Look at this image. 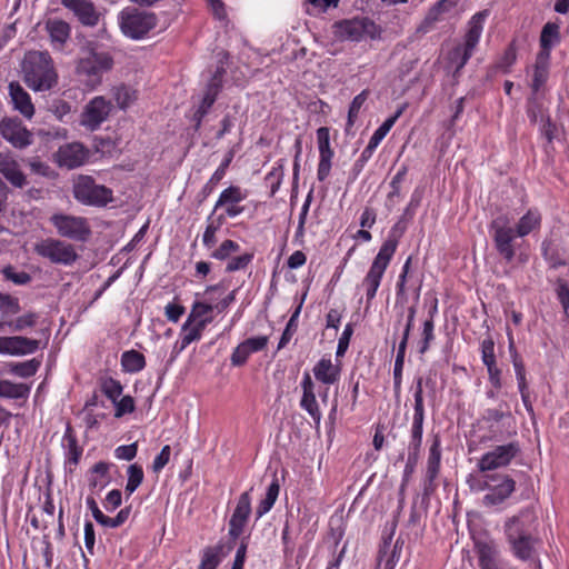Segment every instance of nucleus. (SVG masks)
<instances>
[{
  "mask_svg": "<svg viewBox=\"0 0 569 569\" xmlns=\"http://www.w3.org/2000/svg\"><path fill=\"white\" fill-rule=\"evenodd\" d=\"M488 228L497 253L506 263H511L516 258L518 234L510 226L509 217L507 214L496 217Z\"/></svg>",
  "mask_w": 569,
  "mask_h": 569,
  "instance_id": "0eeeda50",
  "label": "nucleus"
},
{
  "mask_svg": "<svg viewBox=\"0 0 569 569\" xmlns=\"http://www.w3.org/2000/svg\"><path fill=\"white\" fill-rule=\"evenodd\" d=\"M541 222L542 216L539 209L530 208L522 217H520L513 230L519 238H525L531 232L539 230L541 228Z\"/></svg>",
  "mask_w": 569,
  "mask_h": 569,
  "instance_id": "e433bc0d",
  "label": "nucleus"
},
{
  "mask_svg": "<svg viewBox=\"0 0 569 569\" xmlns=\"http://www.w3.org/2000/svg\"><path fill=\"white\" fill-rule=\"evenodd\" d=\"M34 251L51 263L62 266H71L79 258L72 244L54 238H47L36 243Z\"/></svg>",
  "mask_w": 569,
  "mask_h": 569,
  "instance_id": "9d476101",
  "label": "nucleus"
},
{
  "mask_svg": "<svg viewBox=\"0 0 569 569\" xmlns=\"http://www.w3.org/2000/svg\"><path fill=\"white\" fill-rule=\"evenodd\" d=\"M61 4L70 10L83 26L94 27L98 24L99 13L91 1L61 0Z\"/></svg>",
  "mask_w": 569,
  "mask_h": 569,
  "instance_id": "393cba45",
  "label": "nucleus"
},
{
  "mask_svg": "<svg viewBox=\"0 0 569 569\" xmlns=\"http://www.w3.org/2000/svg\"><path fill=\"white\" fill-rule=\"evenodd\" d=\"M333 33L341 41L360 42L376 40L381 36V28L368 17L343 19L333 23Z\"/></svg>",
  "mask_w": 569,
  "mask_h": 569,
  "instance_id": "423d86ee",
  "label": "nucleus"
},
{
  "mask_svg": "<svg viewBox=\"0 0 569 569\" xmlns=\"http://www.w3.org/2000/svg\"><path fill=\"white\" fill-rule=\"evenodd\" d=\"M50 222L57 229L60 237L73 241L86 242L91 236V228L88 220L83 217L54 213L51 216Z\"/></svg>",
  "mask_w": 569,
  "mask_h": 569,
  "instance_id": "9b49d317",
  "label": "nucleus"
},
{
  "mask_svg": "<svg viewBox=\"0 0 569 569\" xmlns=\"http://www.w3.org/2000/svg\"><path fill=\"white\" fill-rule=\"evenodd\" d=\"M253 252H244L240 256L231 258L226 264V272L231 273L244 270L253 260Z\"/></svg>",
  "mask_w": 569,
  "mask_h": 569,
  "instance_id": "69168bd1",
  "label": "nucleus"
},
{
  "mask_svg": "<svg viewBox=\"0 0 569 569\" xmlns=\"http://www.w3.org/2000/svg\"><path fill=\"white\" fill-rule=\"evenodd\" d=\"M284 164H286V159H283V158L279 159L274 163L272 169L264 177V181L270 187V197H274V194L280 189V186H281L283 177H284Z\"/></svg>",
  "mask_w": 569,
  "mask_h": 569,
  "instance_id": "de8ad7c7",
  "label": "nucleus"
},
{
  "mask_svg": "<svg viewBox=\"0 0 569 569\" xmlns=\"http://www.w3.org/2000/svg\"><path fill=\"white\" fill-rule=\"evenodd\" d=\"M406 351L407 346H405L403 342H399L393 366V390L397 396H399L401 392Z\"/></svg>",
  "mask_w": 569,
  "mask_h": 569,
  "instance_id": "8fccbe9b",
  "label": "nucleus"
},
{
  "mask_svg": "<svg viewBox=\"0 0 569 569\" xmlns=\"http://www.w3.org/2000/svg\"><path fill=\"white\" fill-rule=\"evenodd\" d=\"M127 485L124 488V492L127 495V498H129L142 483L144 473L143 469L138 463H132L127 469Z\"/></svg>",
  "mask_w": 569,
  "mask_h": 569,
  "instance_id": "5fc2aeb1",
  "label": "nucleus"
},
{
  "mask_svg": "<svg viewBox=\"0 0 569 569\" xmlns=\"http://www.w3.org/2000/svg\"><path fill=\"white\" fill-rule=\"evenodd\" d=\"M541 254L552 269H557L566 264V261L560 257L557 246H555L549 239H545L541 242Z\"/></svg>",
  "mask_w": 569,
  "mask_h": 569,
  "instance_id": "3c124183",
  "label": "nucleus"
},
{
  "mask_svg": "<svg viewBox=\"0 0 569 569\" xmlns=\"http://www.w3.org/2000/svg\"><path fill=\"white\" fill-rule=\"evenodd\" d=\"M251 513L250 491L242 492L229 520L228 536L232 543L243 533Z\"/></svg>",
  "mask_w": 569,
  "mask_h": 569,
  "instance_id": "f3484780",
  "label": "nucleus"
},
{
  "mask_svg": "<svg viewBox=\"0 0 569 569\" xmlns=\"http://www.w3.org/2000/svg\"><path fill=\"white\" fill-rule=\"evenodd\" d=\"M407 109V103H402L398 107L396 112L387 118L372 133L370 138V142L372 144L379 146L380 142L385 139V137L388 134V132L391 130V128L395 126L397 120L402 116L405 110Z\"/></svg>",
  "mask_w": 569,
  "mask_h": 569,
  "instance_id": "37998d69",
  "label": "nucleus"
},
{
  "mask_svg": "<svg viewBox=\"0 0 569 569\" xmlns=\"http://www.w3.org/2000/svg\"><path fill=\"white\" fill-rule=\"evenodd\" d=\"M216 310V305H210L209 302H203L202 300H196L192 303L190 313L188 315L187 319L189 322H198L206 319H211L212 317L208 316L210 312Z\"/></svg>",
  "mask_w": 569,
  "mask_h": 569,
  "instance_id": "6e6d98bb",
  "label": "nucleus"
},
{
  "mask_svg": "<svg viewBox=\"0 0 569 569\" xmlns=\"http://www.w3.org/2000/svg\"><path fill=\"white\" fill-rule=\"evenodd\" d=\"M267 345V336H257L246 339L233 349L230 356L231 365L233 367L244 366L252 353L263 350Z\"/></svg>",
  "mask_w": 569,
  "mask_h": 569,
  "instance_id": "b1692460",
  "label": "nucleus"
},
{
  "mask_svg": "<svg viewBox=\"0 0 569 569\" xmlns=\"http://www.w3.org/2000/svg\"><path fill=\"white\" fill-rule=\"evenodd\" d=\"M315 379L326 386L333 385L341 377L340 363H333L330 356H323L312 368Z\"/></svg>",
  "mask_w": 569,
  "mask_h": 569,
  "instance_id": "c85d7f7f",
  "label": "nucleus"
},
{
  "mask_svg": "<svg viewBox=\"0 0 569 569\" xmlns=\"http://www.w3.org/2000/svg\"><path fill=\"white\" fill-rule=\"evenodd\" d=\"M390 261V258L379 252L375 257L367 274L361 282L362 288L366 290L367 302H371L376 298L378 288L380 287L381 280Z\"/></svg>",
  "mask_w": 569,
  "mask_h": 569,
  "instance_id": "6ab92c4d",
  "label": "nucleus"
},
{
  "mask_svg": "<svg viewBox=\"0 0 569 569\" xmlns=\"http://www.w3.org/2000/svg\"><path fill=\"white\" fill-rule=\"evenodd\" d=\"M112 403L114 406L116 418H121L124 415L132 413L136 410L134 399L129 395L123 396L122 398L119 397Z\"/></svg>",
  "mask_w": 569,
  "mask_h": 569,
  "instance_id": "774afa93",
  "label": "nucleus"
},
{
  "mask_svg": "<svg viewBox=\"0 0 569 569\" xmlns=\"http://www.w3.org/2000/svg\"><path fill=\"white\" fill-rule=\"evenodd\" d=\"M72 193L73 198L84 206L101 208L113 201V191L98 184L91 176H79L73 182Z\"/></svg>",
  "mask_w": 569,
  "mask_h": 569,
  "instance_id": "6e6552de",
  "label": "nucleus"
},
{
  "mask_svg": "<svg viewBox=\"0 0 569 569\" xmlns=\"http://www.w3.org/2000/svg\"><path fill=\"white\" fill-rule=\"evenodd\" d=\"M517 61V48L515 41L509 43V46L503 51L502 56L496 63V69L501 71L502 73H509L511 67Z\"/></svg>",
  "mask_w": 569,
  "mask_h": 569,
  "instance_id": "052dcab7",
  "label": "nucleus"
},
{
  "mask_svg": "<svg viewBox=\"0 0 569 569\" xmlns=\"http://www.w3.org/2000/svg\"><path fill=\"white\" fill-rule=\"evenodd\" d=\"M226 71L222 67H218L209 81L207 82L203 96L198 104L199 108L210 112L212 106L217 101L219 93L223 88V76Z\"/></svg>",
  "mask_w": 569,
  "mask_h": 569,
  "instance_id": "c756f323",
  "label": "nucleus"
},
{
  "mask_svg": "<svg viewBox=\"0 0 569 569\" xmlns=\"http://www.w3.org/2000/svg\"><path fill=\"white\" fill-rule=\"evenodd\" d=\"M239 250L240 246L238 242L231 239H226L220 243V246L216 250L211 252L210 257L216 260L223 261L227 260L232 253H236Z\"/></svg>",
  "mask_w": 569,
  "mask_h": 569,
  "instance_id": "e2e57ef3",
  "label": "nucleus"
},
{
  "mask_svg": "<svg viewBox=\"0 0 569 569\" xmlns=\"http://www.w3.org/2000/svg\"><path fill=\"white\" fill-rule=\"evenodd\" d=\"M113 64V58L109 52L90 49L79 59L76 73L87 90H93L102 82L103 73L110 71Z\"/></svg>",
  "mask_w": 569,
  "mask_h": 569,
  "instance_id": "f03ea898",
  "label": "nucleus"
},
{
  "mask_svg": "<svg viewBox=\"0 0 569 569\" xmlns=\"http://www.w3.org/2000/svg\"><path fill=\"white\" fill-rule=\"evenodd\" d=\"M247 190H243L239 186L231 184L220 192L214 203L213 212L223 209V211L227 212V216H229V219L237 218L246 210L241 202L247 198Z\"/></svg>",
  "mask_w": 569,
  "mask_h": 569,
  "instance_id": "dca6fc26",
  "label": "nucleus"
},
{
  "mask_svg": "<svg viewBox=\"0 0 569 569\" xmlns=\"http://www.w3.org/2000/svg\"><path fill=\"white\" fill-rule=\"evenodd\" d=\"M368 96H369V91L362 90L350 102L349 109H348L346 131H348L349 128L353 127V124L356 123L358 116L360 113V110L368 99Z\"/></svg>",
  "mask_w": 569,
  "mask_h": 569,
  "instance_id": "4d7b16f0",
  "label": "nucleus"
},
{
  "mask_svg": "<svg viewBox=\"0 0 569 569\" xmlns=\"http://www.w3.org/2000/svg\"><path fill=\"white\" fill-rule=\"evenodd\" d=\"M411 263L412 257L409 256L401 268V271L396 283L397 302L403 303L407 300V283L413 278L411 273Z\"/></svg>",
  "mask_w": 569,
  "mask_h": 569,
  "instance_id": "a18cd8bd",
  "label": "nucleus"
},
{
  "mask_svg": "<svg viewBox=\"0 0 569 569\" xmlns=\"http://www.w3.org/2000/svg\"><path fill=\"white\" fill-rule=\"evenodd\" d=\"M113 466L110 462L98 461L89 470V488L92 492L99 493L111 482L110 467Z\"/></svg>",
  "mask_w": 569,
  "mask_h": 569,
  "instance_id": "c9c22d12",
  "label": "nucleus"
},
{
  "mask_svg": "<svg viewBox=\"0 0 569 569\" xmlns=\"http://www.w3.org/2000/svg\"><path fill=\"white\" fill-rule=\"evenodd\" d=\"M509 337V343H508V350L510 353V359L515 369L516 379L518 382V387L528 386L527 378H526V366L521 358V356L518 353L517 348L515 346V341L511 335H508Z\"/></svg>",
  "mask_w": 569,
  "mask_h": 569,
  "instance_id": "c03bdc74",
  "label": "nucleus"
},
{
  "mask_svg": "<svg viewBox=\"0 0 569 569\" xmlns=\"http://www.w3.org/2000/svg\"><path fill=\"white\" fill-rule=\"evenodd\" d=\"M61 447L63 450L64 468L68 466H78L83 448L79 445L76 431L70 422L66 425L64 433L61 439Z\"/></svg>",
  "mask_w": 569,
  "mask_h": 569,
  "instance_id": "a878e982",
  "label": "nucleus"
},
{
  "mask_svg": "<svg viewBox=\"0 0 569 569\" xmlns=\"http://www.w3.org/2000/svg\"><path fill=\"white\" fill-rule=\"evenodd\" d=\"M30 393V388L24 383H14L10 380H0V398L23 399Z\"/></svg>",
  "mask_w": 569,
  "mask_h": 569,
  "instance_id": "49530a36",
  "label": "nucleus"
},
{
  "mask_svg": "<svg viewBox=\"0 0 569 569\" xmlns=\"http://www.w3.org/2000/svg\"><path fill=\"white\" fill-rule=\"evenodd\" d=\"M555 293L563 311H569V282L563 278H557L555 281Z\"/></svg>",
  "mask_w": 569,
  "mask_h": 569,
  "instance_id": "0e129e2a",
  "label": "nucleus"
},
{
  "mask_svg": "<svg viewBox=\"0 0 569 569\" xmlns=\"http://www.w3.org/2000/svg\"><path fill=\"white\" fill-rule=\"evenodd\" d=\"M234 543L219 541L216 546L206 547L201 552V560L198 569H217L221 559L230 553Z\"/></svg>",
  "mask_w": 569,
  "mask_h": 569,
  "instance_id": "2f4dec72",
  "label": "nucleus"
},
{
  "mask_svg": "<svg viewBox=\"0 0 569 569\" xmlns=\"http://www.w3.org/2000/svg\"><path fill=\"white\" fill-rule=\"evenodd\" d=\"M300 386L302 389V397L299 405L301 409L312 418L316 427L318 428L321 422L322 413L316 398L315 382L308 371L303 372Z\"/></svg>",
  "mask_w": 569,
  "mask_h": 569,
  "instance_id": "5701e85b",
  "label": "nucleus"
},
{
  "mask_svg": "<svg viewBox=\"0 0 569 569\" xmlns=\"http://www.w3.org/2000/svg\"><path fill=\"white\" fill-rule=\"evenodd\" d=\"M423 378L417 377L415 379L413 391V415L410 433L423 435V422L426 418L425 402H423Z\"/></svg>",
  "mask_w": 569,
  "mask_h": 569,
  "instance_id": "cd10ccee",
  "label": "nucleus"
},
{
  "mask_svg": "<svg viewBox=\"0 0 569 569\" xmlns=\"http://www.w3.org/2000/svg\"><path fill=\"white\" fill-rule=\"evenodd\" d=\"M520 453L521 446L517 440L499 445L480 457L477 462V468L480 472H489L500 468H506Z\"/></svg>",
  "mask_w": 569,
  "mask_h": 569,
  "instance_id": "1a4fd4ad",
  "label": "nucleus"
},
{
  "mask_svg": "<svg viewBox=\"0 0 569 569\" xmlns=\"http://www.w3.org/2000/svg\"><path fill=\"white\" fill-rule=\"evenodd\" d=\"M480 352H481V361L487 368L488 372V379L490 385L499 390L502 387V371L497 366V358L495 353V340L493 338L488 335L481 342H480Z\"/></svg>",
  "mask_w": 569,
  "mask_h": 569,
  "instance_id": "aec40b11",
  "label": "nucleus"
},
{
  "mask_svg": "<svg viewBox=\"0 0 569 569\" xmlns=\"http://www.w3.org/2000/svg\"><path fill=\"white\" fill-rule=\"evenodd\" d=\"M8 89L13 109L19 111L24 118L31 119L34 114V106L31 101L30 94L18 81H11Z\"/></svg>",
  "mask_w": 569,
  "mask_h": 569,
  "instance_id": "7c9ffc66",
  "label": "nucleus"
},
{
  "mask_svg": "<svg viewBox=\"0 0 569 569\" xmlns=\"http://www.w3.org/2000/svg\"><path fill=\"white\" fill-rule=\"evenodd\" d=\"M46 31L49 34L51 47L54 50L62 51L64 44L70 39L71 28L69 23L61 19H48Z\"/></svg>",
  "mask_w": 569,
  "mask_h": 569,
  "instance_id": "72a5a7b5",
  "label": "nucleus"
},
{
  "mask_svg": "<svg viewBox=\"0 0 569 569\" xmlns=\"http://www.w3.org/2000/svg\"><path fill=\"white\" fill-rule=\"evenodd\" d=\"M211 322V319H206L202 321L189 322L187 319L181 327L180 339L174 345V350L177 352L183 351L190 343L193 341H198L201 339L202 331Z\"/></svg>",
  "mask_w": 569,
  "mask_h": 569,
  "instance_id": "473e14b6",
  "label": "nucleus"
},
{
  "mask_svg": "<svg viewBox=\"0 0 569 569\" xmlns=\"http://www.w3.org/2000/svg\"><path fill=\"white\" fill-rule=\"evenodd\" d=\"M409 220L400 217L398 221L391 227L388 238L381 244L379 253L392 259L400 239L403 237L408 229Z\"/></svg>",
  "mask_w": 569,
  "mask_h": 569,
  "instance_id": "f704fd0d",
  "label": "nucleus"
},
{
  "mask_svg": "<svg viewBox=\"0 0 569 569\" xmlns=\"http://www.w3.org/2000/svg\"><path fill=\"white\" fill-rule=\"evenodd\" d=\"M24 81L33 91H47L57 83V73L48 53L32 56L23 68Z\"/></svg>",
  "mask_w": 569,
  "mask_h": 569,
  "instance_id": "20e7f679",
  "label": "nucleus"
},
{
  "mask_svg": "<svg viewBox=\"0 0 569 569\" xmlns=\"http://www.w3.org/2000/svg\"><path fill=\"white\" fill-rule=\"evenodd\" d=\"M516 491V480L507 473H490L487 493L481 503L485 508L503 505Z\"/></svg>",
  "mask_w": 569,
  "mask_h": 569,
  "instance_id": "f8f14e48",
  "label": "nucleus"
},
{
  "mask_svg": "<svg viewBox=\"0 0 569 569\" xmlns=\"http://www.w3.org/2000/svg\"><path fill=\"white\" fill-rule=\"evenodd\" d=\"M112 97L117 102V106L121 110H126L137 99L136 90L131 89L126 84L117 86L112 89Z\"/></svg>",
  "mask_w": 569,
  "mask_h": 569,
  "instance_id": "864d4df0",
  "label": "nucleus"
},
{
  "mask_svg": "<svg viewBox=\"0 0 569 569\" xmlns=\"http://www.w3.org/2000/svg\"><path fill=\"white\" fill-rule=\"evenodd\" d=\"M21 310L19 299L9 293L0 292V317L2 319L17 315Z\"/></svg>",
  "mask_w": 569,
  "mask_h": 569,
  "instance_id": "680f3d73",
  "label": "nucleus"
},
{
  "mask_svg": "<svg viewBox=\"0 0 569 569\" xmlns=\"http://www.w3.org/2000/svg\"><path fill=\"white\" fill-rule=\"evenodd\" d=\"M317 142L319 149L317 178L322 182L330 174L331 160L335 156V152L330 147V130L328 127H320L317 129Z\"/></svg>",
  "mask_w": 569,
  "mask_h": 569,
  "instance_id": "412c9836",
  "label": "nucleus"
},
{
  "mask_svg": "<svg viewBox=\"0 0 569 569\" xmlns=\"http://www.w3.org/2000/svg\"><path fill=\"white\" fill-rule=\"evenodd\" d=\"M533 519L527 511L509 518L505 522V533L513 556L522 561L533 558L538 539L535 537Z\"/></svg>",
  "mask_w": 569,
  "mask_h": 569,
  "instance_id": "f257e3e1",
  "label": "nucleus"
},
{
  "mask_svg": "<svg viewBox=\"0 0 569 569\" xmlns=\"http://www.w3.org/2000/svg\"><path fill=\"white\" fill-rule=\"evenodd\" d=\"M231 160L232 153H229V156L220 163V166L216 169L210 179L198 192L197 200L199 203H202L216 190L218 183L224 178Z\"/></svg>",
  "mask_w": 569,
  "mask_h": 569,
  "instance_id": "58836bf2",
  "label": "nucleus"
},
{
  "mask_svg": "<svg viewBox=\"0 0 569 569\" xmlns=\"http://www.w3.org/2000/svg\"><path fill=\"white\" fill-rule=\"evenodd\" d=\"M41 366V359L32 358L22 362H14L10 365V373L20 378H30L37 373Z\"/></svg>",
  "mask_w": 569,
  "mask_h": 569,
  "instance_id": "09e8293b",
  "label": "nucleus"
},
{
  "mask_svg": "<svg viewBox=\"0 0 569 569\" xmlns=\"http://www.w3.org/2000/svg\"><path fill=\"white\" fill-rule=\"evenodd\" d=\"M0 134L16 149H26L33 142V134L18 118H3L0 121Z\"/></svg>",
  "mask_w": 569,
  "mask_h": 569,
  "instance_id": "4468645a",
  "label": "nucleus"
},
{
  "mask_svg": "<svg viewBox=\"0 0 569 569\" xmlns=\"http://www.w3.org/2000/svg\"><path fill=\"white\" fill-rule=\"evenodd\" d=\"M111 110L112 104L109 100L102 96L94 97L86 104L80 117V124L94 131L108 119Z\"/></svg>",
  "mask_w": 569,
  "mask_h": 569,
  "instance_id": "2eb2a0df",
  "label": "nucleus"
},
{
  "mask_svg": "<svg viewBox=\"0 0 569 569\" xmlns=\"http://www.w3.org/2000/svg\"><path fill=\"white\" fill-rule=\"evenodd\" d=\"M40 341L22 336L0 337V355L27 356L40 349Z\"/></svg>",
  "mask_w": 569,
  "mask_h": 569,
  "instance_id": "4be33fe9",
  "label": "nucleus"
},
{
  "mask_svg": "<svg viewBox=\"0 0 569 569\" xmlns=\"http://www.w3.org/2000/svg\"><path fill=\"white\" fill-rule=\"evenodd\" d=\"M280 486L278 478L274 476L272 481L269 483L266 490V495L263 499L260 500L256 508V517L257 519H260L266 513H268L272 507L274 506L277 498L279 496Z\"/></svg>",
  "mask_w": 569,
  "mask_h": 569,
  "instance_id": "a19ab883",
  "label": "nucleus"
},
{
  "mask_svg": "<svg viewBox=\"0 0 569 569\" xmlns=\"http://www.w3.org/2000/svg\"><path fill=\"white\" fill-rule=\"evenodd\" d=\"M559 41V26L553 22H547L540 33V48H553Z\"/></svg>",
  "mask_w": 569,
  "mask_h": 569,
  "instance_id": "13d9d810",
  "label": "nucleus"
},
{
  "mask_svg": "<svg viewBox=\"0 0 569 569\" xmlns=\"http://www.w3.org/2000/svg\"><path fill=\"white\" fill-rule=\"evenodd\" d=\"M489 17V10L485 9L476 12L467 22L463 42L456 46L449 53V61L452 66H458L462 70L472 57L479 44L485 22Z\"/></svg>",
  "mask_w": 569,
  "mask_h": 569,
  "instance_id": "7ed1b4c3",
  "label": "nucleus"
},
{
  "mask_svg": "<svg viewBox=\"0 0 569 569\" xmlns=\"http://www.w3.org/2000/svg\"><path fill=\"white\" fill-rule=\"evenodd\" d=\"M478 563L480 569H502L499 563V553L495 546L483 542L477 545Z\"/></svg>",
  "mask_w": 569,
  "mask_h": 569,
  "instance_id": "ea45409f",
  "label": "nucleus"
},
{
  "mask_svg": "<svg viewBox=\"0 0 569 569\" xmlns=\"http://www.w3.org/2000/svg\"><path fill=\"white\" fill-rule=\"evenodd\" d=\"M53 157L60 168L76 169L86 163L89 150L81 142H68L60 146Z\"/></svg>",
  "mask_w": 569,
  "mask_h": 569,
  "instance_id": "a211bd4d",
  "label": "nucleus"
},
{
  "mask_svg": "<svg viewBox=\"0 0 569 569\" xmlns=\"http://www.w3.org/2000/svg\"><path fill=\"white\" fill-rule=\"evenodd\" d=\"M408 173V167L402 166L397 173L392 177L390 181V192L387 194V207H391L395 204V199L400 198L401 193V183L405 180L406 176Z\"/></svg>",
  "mask_w": 569,
  "mask_h": 569,
  "instance_id": "bf43d9fd",
  "label": "nucleus"
},
{
  "mask_svg": "<svg viewBox=\"0 0 569 569\" xmlns=\"http://www.w3.org/2000/svg\"><path fill=\"white\" fill-rule=\"evenodd\" d=\"M120 361L122 370L128 373L140 372L146 367L144 356L134 349L124 351Z\"/></svg>",
  "mask_w": 569,
  "mask_h": 569,
  "instance_id": "79ce46f5",
  "label": "nucleus"
},
{
  "mask_svg": "<svg viewBox=\"0 0 569 569\" xmlns=\"http://www.w3.org/2000/svg\"><path fill=\"white\" fill-rule=\"evenodd\" d=\"M121 32L131 40L143 39L158 24L156 13L138 8H124L118 16Z\"/></svg>",
  "mask_w": 569,
  "mask_h": 569,
  "instance_id": "39448f33",
  "label": "nucleus"
},
{
  "mask_svg": "<svg viewBox=\"0 0 569 569\" xmlns=\"http://www.w3.org/2000/svg\"><path fill=\"white\" fill-rule=\"evenodd\" d=\"M549 78V68L533 66V74L530 83L532 94H538Z\"/></svg>",
  "mask_w": 569,
  "mask_h": 569,
  "instance_id": "338daca9",
  "label": "nucleus"
},
{
  "mask_svg": "<svg viewBox=\"0 0 569 569\" xmlns=\"http://www.w3.org/2000/svg\"><path fill=\"white\" fill-rule=\"evenodd\" d=\"M0 173L14 187L23 188L27 177L21 171L19 162L10 152L0 151Z\"/></svg>",
  "mask_w": 569,
  "mask_h": 569,
  "instance_id": "bb28decb",
  "label": "nucleus"
},
{
  "mask_svg": "<svg viewBox=\"0 0 569 569\" xmlns=\"http://www.w3.org/2000/svg\"><path fill=\"white\" fill-rule=\"evenodd\" d=\"M422 436L410 433V440L408 443V457L405 465L402 479L403 482H408L420 459V451L422 446Z\"/></svg>",
  "mask_w": 569,
  "mask_h": 569,
  "instance_id": "4c0bfd02",
  "label": "nucleus"
},
{
  "mask_svg": "<svg viewBox=\"0 0 569 569\" xmlns=\"http://www.w3.org/2000/svg\"><path fill=\"white\" fill-rule=\"evenodd\" d=\"M442 457L441 439L439 435L432 437L428 450V459L426 466V472L422 480V493L423 497L428 498L437 489L436 480L440 472Z\"/></svg>",
  "mask_w": 569,
  "mask_h": 569,
  "instance_id": "ddd939ff",
  "label": "nucleus"
},
{
  "mask_svg": "<svg viewBox=\"0 0 569 569\" xmlns=\"http://www.w3.org/2000/svg\"><path fill=\"white\" fill-rule=\"evenodd\" d=\"M99 387L101 392L111 401H116L123 391V386L117 379L104 376L99 379Z\"/></svg>",
  "mask_w": 569,
  "mask_h": 569,
  "instance_id": "603ef678",
  "label": "nucleus"
}]
</instances>
